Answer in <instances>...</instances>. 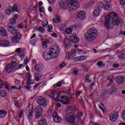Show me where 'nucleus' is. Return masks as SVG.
Instances as JSON below:
<instances>
[{"mask_svg": "<svg viewBox=\"0 0 125 125\" xmlns=\"http://www.w3.org/2000/svg\"><path fill=\"white\" fill-rule=\"evenodd\" d=\"M87 57L85 56H82L79 58L78 60L79 61H83V60H85L86 59Z\"/></svg>", "mask_w": 125, "mask_h": 125, "instance_id": "ea45409f", "label": "nucleus"}, {"mask_svg": "<svg viewBox=\"0 0 125 125\" xmlns=\"http://www.w3.org/2000/svg\"><path fill=\"white\" fill-rule=\"evenodd\" d=\"M16 23V20L15 19H12L10 20V23L8 24H10V25H14Z\"/></svg>", "mask_w": 125, "mask_h": 125, "instance_id": "e433bc0d", "label": "nucleus"}, {"mask_svg": "<svg viewBox=\"0 0 125 125\" xmlns=\"http://www.w3.org/2000/svg\"><path fill=\"white\" fill-rule=\"evenodd\" d=\"M7 114V112H6V111L3 110H0V118L3 119V118H5Z\"/></svg>", "mask_w": 125, "mask_h": 125, "instance_id": "5701e85b", "label": "nucleus"}, {"mask_svg": "<svg viewBox=\"0 0 125 125\" xmlns=\"http://www.w3.org/2000/svg\"><path fill=\"white\" fill-rule=\"evenodd\" d=\"M7 35V33H6V30L4 27H1L0 28V35L2 37H5Z\"/></svg>", "mask_w": 125, "mask_h": 125, "instance_id": "412c9836", "label": "nucleus"}, {"mask_svg": "<svg viewBox=\"0 0 125 125\" xmlns=\"http://www.w3.org/2000/svg\"><path fill=\"white\" fill-rule=\"evenodd\" d=\"M24 88H25V89H26L27 90H30V89H31V86H25Z\"/></svg>", "mask_w": 125, "mask_h": 125, "instance_id": "680f3d73", "label": "nucleus"}, {"mask_svg": "<svg viewBox=\"0 0 125 125\" xmlns=\"http://www.w3.org/2000/svg\"><path fill=\"white\" fill-rule=\"evenodd\" d=\"M14 37L20 41V40H21V37H22V35H21L20 33H16V36Z\"/></svg>", "mask_w": 125, "mask_h": 125, "instance_id": "473e14b6", "label": "nucleus"}, {"mask_svg": "<svg viewBox=\"0 0 125 125\" xmlns=\"http://www.w3.org/2000/svg\"><path fill=\"white\" fill-rule=\"evenodd\" d=\"M23 114H24V110H21L20 114H19V118L20 119H21V118H22Z\"/></svg>", "mask_w": 125, "mask_h": 125, "instance_id": "c03bdc74", "label": "nucleus"}, {"mask_svg": "<svg viewBox=\"0 0 125 125\" xmlns=\"http://www.w3.org/2000/svg\"><path fill=\"white\" fill-rule=\"evenodd\" d=\"M43 66L42 64H36L35 66V70L36 71V72H42L43 70Z\"/></svg>", "mask_w": 125, "mask_h": 125, "instance_id": "aec40b11", "label": "nucleus"}, {"mask_svg": "<svg viewBox=\"0 0 125 125\" xmlns=\"http://www.w3.org/2000/svg\"><path fill=\"white\" fill-rule=\"evenodd\" d=\"M43 57L45 60H50V59H52V58H53L49 53L45 54L43 55Z\"/></svg>", "mask_w": 125, "mask_h": 125, "instance_id": "393cba45", "label": "nucleus"}, {"mask_svg": "<svg viewBox=\"0 0 125 125\" xmlns=\"http://www.w3.org/2000/svg\"><path fill=\"white\" fill-rule=\"evenodd\" d=\"M39 125H47V123H46V120L45 119H43L40 120L38 122Z\"/></svg>", "mask_w": 125, "mask_h": 125, "instance_id": "a878e982", "label": "nucleus"}, {"mask_svg": "<svg viewBox=\"0 0 125 125\" xmlns=\"http://www.w3.org/2000/svg\"><path fill=\"white\" fill-rule=\"evenodd\" d=\"M48 29L47 31L49 33H51V30H52L53 26L51 25H48Z\"/></svg>", "mask_w": 125, "mask_h": 125, "instance_id": "37998d69", "label": "nucleus"}, {"mask_svg": "<svg viewBox=\"0 0 125 125\" xmlns=\"http://www.w3.org/2000/svg\"><path fill=\"white\" fill-rule=\"evenodd\" d=\"M3 87V83L2 82V80H0V89H1Z\"/></svg>", "mask_w": 125, "mask_h": 125, "instance_id": "8fccbe9b", "label": "nucleus"}, {"mask_svg": "<svg viewBox=\"0 0 125 125\" xmlns=\"http://www.w3.org/2000/svg\"><path fill=\"white\" fill-rule=\"evenodd\" d=\"M97 65L98 66H99V67H104V66H105V64H104V63H103V62H102V61L99 62L97 63Z\"/></svg>", "mask_w": 125, "mask_h": 125, "instance_id": "f704fd0d", "label": "nucleus"}, {"mask_svg": "<svg viewBox=\"0 0 125 125\" xmlns=\"http://www.w3.org/2000/svg\"><path fill=\"white\" fill-rule=\"evenodd\" d=\"M113 67L114 68H119V67H120V64H119L118 63H114L113 65Z\"/></svg>", "mask_w": 125, "mask_h": 125, "instance_id": "4d7b16f0", "label": "nucleus"}, {"mask_svg": "<svg viewBox=\"0 0 125 125\" xmlns=\"http://www.w3.org/2000/svg\"><path fill=\"white\" fill-rule=\"evenodd\" d=\"M5 88L8 90V91H11V88H10L8 85H5Z\"/></svg>", "mask_w": 125, "mask_h": 125, "instance_id": "69168bd1", "label": "nucleus"}, {"mask_svg": "<svg viewBox=\"0 0 125 125\" xmlns=\"http://www.w3.org/2000/svg\"><path fill=\"white\" fill-rule=\"evenodd\" d=\"M40 85V83H36L35 85H34V87H33V89H34V90H36V89H37V87H39V86Z\"/></svg>", "mask_w": 125, "mask_h": 125, "instance_id": "864d4df0", "label": "nucleus"}, {"mask_svg": "<svg viewBox=\"0 0 125 125\" xmlns=\"http://www.w3.org/2000/svg\"><path fill=\"white\" fill-rule=\"evenodd\" d=\"M120 3L121 5H125V0H120Z\"/></svg>", "mask_w": 125, "mask_h": 125, "instance_id": "603ef678", "label": "nucleus"}, {"mask_svg": "<svg viewBox=\"0 0 125 125\" xmlns=\"http://www.w3.org/2000/svg\"><path fill=\"white\" fill-rule=\"evenodd\" d=\"M71 43L72 42H71L68 39L66 38L64 40V44L65 45V48H66L67 49L70 48V47L72 46V45L71 44Z\"/></svg>", "mask_w": 125, "mask_h": 125, "instance_id": "6ab92c4d", "label": "nucleus"}, {"mask_svg": "<svg viewBox=\"0 0 125 125\" xmlns=\"http://www.w3.org/2000/svg\"><path fill=\"white\" fill-rule=\"evenodd\" d=\"M60 7L62 8H68L70 11H75L80 7V3L78 0H67L66 4L63 1L60 2Z\"/></svg>", "mask_w": 125, "mask_h": 125, "instance_id": "f03ea898", "label": "nucleus"}, {"mask_svg": "<svg viewBox=\"0 0 125 125\" xmlns=\"http://www.w3.org/2000/svg\"><path fill=\"white\" fill-rule=\"evenodd\" d=\"M103 3L102 2H99L98 3V9H100V8H103Z\"/></svg>", "mask_w": 125, "mask_h": 125, "instance_id": "4c0bfd02", "label": "nucleus"}, {"mask_svg": "<svg viewBox=\"0 0 125 125\" xmlns=\"http://www.w3.org/2000/svg\"><path fill=\"white\" fill-rule=\"evenodd\" d=\"M76 56V52L75 51H73V52H69L68 53V59L69 60H73V61H77L76 59L74 58V56Z\"/></svg>", "mask_w": 125, "mask_h": 125, "instance_id": "f3484780", "label": "nucleus"}, {"mask_svg": "<svg viewBox=\"0 0 125 125\" xmlns=\"http://www.w3.org/2000/svg\"><path fill=\"white\" fill-rule=\"evenodd\" d=\"M109 120L111 122H116L119 118V113L118 112H114L109 115Z\"/></svg>", "mask_w": 125, "mask_h": 125, "instance_id": "9d476101", "label": "nucleus"}, {"mask_svg": "<svg viewBox=\"0 0 125 125\" xmlns=\"http://www.w3.org/2000/svg\"><path fill=\"white\" fill-rule=\"evenodd\" d=\"M77 17L82 20L85 19V13L84 12L81 11L77 13Z\"/></svg>", "mask_w": 125, "mask_h": 125, "instance_id": "4468645a", "label": "nucleus"}, {"mask_svg": "<svg viewBox=\"0 0 125 125\" xmlns=\"http://www.w3.org/2000/svg\"><path fill=\"white\" fill-rule=\"evenodd\" d=\"M118 80L120 83H123L125 82V78L123 77H118Z\"/></svg>", "mask_w": 125, "mask_h": 125, "instance_id": "c756f323", "label": "nucleus"}, {"mask_svg": "<svg viewBox=\"0 0 125 125\" xmlns=\"http://www.w3.org/2000/svg\"><path fill=\"white\" fill-rule=\"evenodd\" d=\"M56 17L58 22H61V17L60 16L57 15Z\"/></svg>", "mask_w": 125, "mask_h": 125, "instance_id": "09e8293b", "label": "nucleus"}, {"mask_svg": "<svg viewBox=\"0 0 125 125\" xmlns=\"http://www.w3.org/2000/svg\"><path fill=\"white\" fill-rule=\"evenodd\" d=\"M65 32H66V34L70 35V34H72V29L67 28L66 29Z\"/></svg>", "mask_w": 125, "mask_h": 125, "instance_id": "79ce46f5", "label": "nucleus"}, {"mask_svg": "<svg viewBox=\"0 0 125 125\" xmlns=\"http://www.w3.org/2000/svg\"><path fill=\"white\" fill-rule=\"evenodd\" d=\"M60 53V48H59V46L57 44L53 45L52 48L49 49L50 55L52 56L53 58H56L57 56L59 55Z\"/></svg>", "mask_w": 125, "mask_h": 125, "instance_id": "39448f33", "label": "nucleus"}, {"mask_svg": "<svg viewBox=\"0 0 125 125\" xmlns=\"http://www.w3.org/2000/svg\"><path fill=\"white\" fill-rule=\"evenodd\" d=\"M14 103L15 105L16 106V107H19V102H18V101H14Z\"/></svg>", "mask_w": 125, "mask_h": 125, "instance_id": "5fc2aeb1", "label": "nucleus"}, {"mask_svg": "<svg viewBox=\"0 0 125 125\" xmlns=\"http://www.w3.org/2000/svg\"><path fill=\"white\" fill-rule=\"evenodd\" d=\"M98 36V30L95 28H92L87 30L84 34V38L86 42H93Z\"/></svg>", "mask_w": 125, "mask_h": 125, "instance_id": "7ed1b4c3", "label": "nucleus"}, {"mask_svg": "<svg viewBox=\"0 0 125 125\" xmlns=\"http://www.w3.org/2000/svg\"><path fill=\"white\" fill-rule=\"evenodd\" d=\"M7 27L8 28V31L11 34H15L17 32V30L15 29L14 27L12 26V25H10V24H8L7 25Z\"/></svg>", "mask_w": 125, "mask_h": 125, "instance_id": "ddd939ff", "label": "nucleus"}, {"mask_svg": "<svg viewBox=\"0 0 125 125\" xmlns=\"http://www.w3.org/2000/svg\"><path fill=\"white\" fill-rule=\"evenodd\" d=\"M53 42V40H52V39L50 38L48 39L47 42H48L49 43H51V42Z\"/></svg>", "mask_w": 125, "mask_h": 125, "instance_id": "e2e57ef3", "label": "nucleus"}, {"mask_svg": "<svg viewBox=\"0 0 125 125\" xmlns=\"http://www.w3.org/2000/svg\"><path fill=\"white\" fill-rule=\"evenodd\" d=\"M48 2L49 3H51L52 4H53L55 2V0H47Z\"/></svg>", "mask_w": 125, "mask_h": 125, "instance_id": "052dcab7", "label": "nucleus"}, {"mask_svg": "<svg viewBox=\"0 0 125 125\" xmlns=\"http://www.w3.org/2000/svg\"><path fill=\"white\" fill-rule=\"evenodd\" d=\"M100 15V9H95L93 12V16L94 17H98Z\"/></svg>", "mask_w": 125, "mask_h": 125, "instance_id": "b1692460", "label": "nucleus"}, {"mask_svg": "<svg viewBox=\"0 0 125 125\" xmlns=\"http://www.w3.org/2000/svg\"><path fill=\"white\" fill-rule=\"evenodd\" d=\"M66 120L67 123L71 124L72 125H78L75 121H76V117L74 115H69L68 117H66Z\"/></svg>", "mask_w": 125, "mask_h": 125, "instance_id": "6e6552de", "label": "nucleus"}, {"mask_svg": "<svg viewBox=\"0 0 125 125\" xmlns=\"http://www.w3.org/2000/svg\"><path fill=\"white\" fill-rule=\"evenodd\" d=\"M66 93L67 95L69 96V97L67 96H61V98H62V99H64L65 101V102L61 101V103L64 104H73V103L75 102V99H74V98H73L72 95L70 94V93L67 92Z\"/></svg>", "mask_w": 125, "mask_h": 125, "instance_id": "20e7f679", "label": "nucleus"}, {"mask_svg": "<svg viewBox=\"0 0 125 125\" xmlns=\"http://www.w3.org/2000/svg\"><path fill=\"white\" fill-rule=\"evenodd\" d=\"M62 81H60L57 84H55L53 85V87H57V86L58 87H60V86H61V85H62Z\"/></svg>", "mask_w": 125, "mask_h": 125, "instance_id": "72a5a7b5", "label": "nucleus"}, {"mask_svg": "<svg viewBox=\"0 0 125 125\" xmlns=\"http://www.w3.org/2000/svg\"><path fill=\"white\" fill-rule=\"evenodd\" d=\"M66 66V63L65 62H62V64L60 65V68L61 69H62L63 67H65Z\"/></svg>", "mask_w": 125, "mask_h": 125, "instance_id": "13d9d810", "label": "nucleus"}, {"mask_svg": "<svg viewBox=\"0 0 125 125\" xmlns=\"http://www.w3.org/2000/svg\"><path fill=\"white\" fill-rule=\"evenodd\" d=\"M20 40H19V39H18L17 38H16L15 37H14L12 39V42H13L14 43H17L20 42Z\"/></svg>", "mask_w": 125, "mask_h": 125, "instance_id": "2f4dec72", "label": "nucleus"}, {"mask_svg": "<svg viewBox=\"0 0 125 125\" xmlns=\"http://www.w3.org/2000/svg\"><path fill=\"white\" fill-rule=\"evenodd\" d=\"M32 76H31V73H28L27 75V80L26 82V85H30V84H33L34 82L32 81Z\"/></svg>", "mask_w": 125, "mask_h": 125, "instance_id": "a211bd4d", "label": "nucleus"}, {"mask_svg": "<svg viewBox=\"0 0 125 125\" xmlns=\"http://www.w3.org/2000/svg\"><path fill=\"white\" fill-rule=\"evenodd\" d=\"M52 116L53 117V121L54 123H60V122L62 121L61 117L57 115V112H55Z\"/></svg>", "mask_w": 125, "mask_h": 125, "instance_id": "f8f14e48", "label": "nucleus"}, {"mask_svg": "<svg viewBox=\"0 0 125 125\" xmlns=\"http://www.w3.org/2000/svg\"><path fill=\"white\" fill-rule=\"evenodd\" d=\"M35 111L36 112L35 119H39L41 117V115L42 114V112H43L42 107L41 106H37L35 108Z\"/></svg>", "mask_w": 125, "mask_h": 125, "instance_id": "1a4fd4ad", "label": "nucleus"}, {"mask_svg": "<svg viewBox=\"0 0 125 125\" xmlns=\"http://www.w3.org/2000/svg\"><path fill=\"white\" fill-rule=\"evenodd\" d=\"M33 113H34V110H28L26 112V116L28 121H31L33 120Z\"/></svg>", "mask_w": 125, "mask_h": 125, "instance_id": "2eb2a0df", "label": "nucleus"}, {"mask_svg": "<svg viewBox=\"0 0 125 125\" xmlns=\"http://www.w3.org/2000/svg\"><path fill=\"white\" fill-rule=\"evenodd\" d=\"M42 44L43 48L44 49H45V48H47V42H42Z\"/></svg>", "mask_w": 125, "mask_h": 125, "instance_id": "58836bf2", "label": "nucleus"}, {"mask_svg": "<svg viewBox=\"0 0 125 125\" xmlns=\"http://www.w3.org/2000/svg\"><path fill=\"white\" fill-rule=\"evenodd\" d=\"M51 95L53 96V99L55 100H58L59 97H60L61 93L59 90L51 91Z\"/></svg>", "mask_w": 125, "mask_h": 125, "instance_id": "9b49d317", "label": "nucleus"}, {"mask_svg": "<svg viewBox=\"0 0 125 125\" xmlns=\"http://www.w3.org/2000/svg\"><path fill=\"white\" fill-rule=\"evenodd\" d=\"M122 119L125 121V110H124L122 112Z\"/></svg>", "mask_w": 125, "mask_h": 125, "instance_id": "3c124183", "label": "nucleus"}, {"mask_svg": "<svg viewBox=\"0 0 125 125\" xmlns=\"http://www.w3.org/2000/svg\"><path fill=\"white\" fill-rule=\"evenodd\" d=\"M42 25L43 28H47L48 27V21H42Z\"/></svg>", "mask_w": 125, "mask_h": 125, "instance_id": "cd10ccee", "label": "nucleus"}, {"mask_svg": "<svg viewBox=\"0 0 125 125\" xmlns=\"http://www.w3.org/2000/svg\"><path fill=\"white\" fill-rule=\"evenodd\" d=\"M9 46V42L4 40L0 41V46Z\"/></svg>", "mask_w": 125, "mask_h": 125, "instance_id": "4be33fe9", "label": "nucleus"}, {"mask_svg": "<svg viewBox=\"0 0 125 125\" xmlns=\"http://www.w3.org/2000/svg\"><path fill=\"white\" fill-rule=\"evenodd\" d=\"M17 66H18V64H17L16 62H11L9 64L5 65L4 71L7 74H10Z\"/></svg>", "mask_w": 125, "mask_h": 125, "instance_id": "423d86ee", "label": "nucleus"}, {"mask_svg": "<svg viewBox=\"0 0 125 125\" xmlns=\"http://www.w3.org/2000/svg\"><path fill=\"white\" fill-rule=\"evenodd\" d=\"M38 32H41V33H44V28L41 26L38 29Z\"/></svg>", "mask_w": 125, "mask_h": 125, "instance_id": "a19ab883", "label": "nucleus"}, {"mask_svg": "<svg viewBox=\"0 0 125 125\" xmlns=\"http://www.w3.org/2000/svg\"><path fill=\"white\" fill-rule=\"evenodd\" d=\"M70 40L74 43H77L80 42V38L78 37L75 36L74 35H71Z\"/></svg>", "mask_w": 125, "mask_h": 125, "instance_id": "dca6fc26", "label": "nucleus"}, {"mask_svg": "<svg viewBox=\"0 0 125 125\" xmlns=\"http://www.w3.org/2000/svg\"><path fill=\"white\" fill-rule=\"evenodd\" d=\"M86 81H88V82L89 83H91V81H89L88 80H89V75H87L86 77Z\"/></svg>", "mask_w": 125, "mask_h": 125, "instance_id": "338daca9", "label": "nucleus"}, {"mask_svg": "<svg viewBox=\"0 0 125 125\" xmlns=\"http://www.w3.org/2000/svg\"><path fill=\"white\" fill-rule=\"evenodd\" d=\"M124 55H125V54H124L123 53H120L118 55V57L119 58V59H121V60L125 59V58L124 57Z\"/></svg>", "mask_w": 125, "mask_h": 125, "instance_id": "c9c22d12", "label": "nucleus"}, {"mask_svg": "<svg viewBox=\"0 0 125 125\" xmlns=\"http://www.w3.org/2000/svg\"><path fill=\"white\" fill-rule=\"evenodd\" d=\"M111 88H112V91H113V92H117V88H116V87L114 85H112L111 86Z\"/></svg>", "mask_w": 125, "mask_h": 125, "instance_id": "49530a36", "label": "nucleus"}, {"mask_svg": "<svg viewBox=\"0 0 125 125\" xmlns=\"http://www.w3.org/2000/svg\"><path fill=\"white\" fill-rule=\"evenodd\" d=\"M13 19H15V20H16V19H18V14L14 15Z\"/></svg>", "mask_w": 125, "mask_h": 125, "instance_id": "774afa93", "label": "nucleus"}, {"mask_svg": "<svg viewBox=\"0 0 125 125\" xmlns=\"http://www.w3.org/2000/svg\"><path fill=\"white\" fill-rule=\"evenodd\" d=\"M35 81H36V82H39L40 81V77L35 76V78H34Z\"/></svg>", "mask_w": 125, "mask_h": 125, "instance_id": "bf43d9fd", "label": "nucleus"}, {"mask_svg": "<svg viewBox=\"0 0 125 125\" xmlns=\"http://www.w3.org/2000/svg\"><path fill=\"white\" fill-rule=\"evenodd\" d=\"M0 96H1V97H5V96L7 95V93H6V92H5V91L2 90L0 91Z\"/></svg>", "mask_w": 125, "mask_h": 125, "instance_id": "c85d7f7f", "label": "nucleus"}, {"mask_svg": "<svg viewBox=\"0 0 125 125\" xmlns=\"http://www.w3.org/2000/svg\"><path fill=\"white\" fill-rule=\"evenodd\" d=\"M104 8L105 9V10H107V11L111 10V9H112V7H111V5L109 4H106L104 5Z\"/></svg>", "mask_w": 125, "mask_h": 125, "instance_id": "7c9ffc66", "label": "nucleus"}, {"mask_svg": "<svg viewBox=\"0 0 125 125\" xmlns=\"http://www.w3.org/2000/svg\"><path fill=\"white\" fill-rule=\"evenodd\" d=\"M11 12L12 11L11 9L6 10L5 11L6 15H10V13H11Z\"/></svg>", "mask_w": 125, "mask_h": 125, "instance_id": "de8ad7c7", "label": "nucleus"}, {"mask_svg": "<svg viewBox=\"0 0 125 125\" xmlns=\"http://www.w3.org/2000/svg\"><path fill=\"white\" fill-rule=\"evenodd\" d=\"M72 74L73 75H74V76H78V74H79V71H78V70L76 69H74Z\"/></svg>", "mask_w": 125, "mask_h": 125, "instance_id": "a18cd8bd", "label": "nucleus"}, {"mask_svg": "<svg viewBox=\"0 0 125 125\" xmlns=\"http://www.w3.org/2000/svg\"><path fill=\"white\" fill-rule=\"evenodd\" d=\"M11 9L12 12H15V11L18 12V10L17 9V5L15 4L13 7L10 8Z\"/></svg>", "mask_w": 125, "mask_h": 125, "instance_id": "bb28decb", "label": "nucleus"}, {"mask_svg": "<svg viewBox=\"0 0 125 125\" xmlns=\"http://www.w3.org/2000/svg\"><path fill=\"white\" fill-rule=\"evenodd\" d=\"M36 101L40 106L45 107V106L47 105V102L46 101V100H45V98H42V97H37L36 98Z\"/></svg>", "mask_w": 125, "mask_h": 125, "instance_id": "0eeeda50", "label": "nucleus"}, {"mask_svg": "<svg viewBox=\"0 0 125 125\" xmlns=\"http://www.w3.org/2000/svg\"><path fill=\"white\" fill-rule=\"evenodd\" d=\"M15 52L17 53H20L21 52V48H19L16 49Z\"/></svg>", "mask_w": 125, "mask_h": 125, "instance_id": "6e6d98bb", "label": "nucleus"}, {"mask_svg": "<svg viewBox=\"0 0 125 125\" xmlns=\"http://www.w3.org/2000/svg\"><path fill=\"white\" fill-rule=\"evenodd\" d=\"M23 63L24 64H27L28 63V58L27 57L23 61Z\"/></svg>", "mask_w": 125, "mask_h": 125, "instance_id": "0e129e2a", "label": "nucleus"}, {"mask_svg": "<svg viewBox=\"0 0 125 125\" xmlns=\"http://www.w3.org/2000/svg\"><path fill=\"white\" fill-rule=\"evenodd\" d=\"M104 18V25L107 30H110L114 28V26H111V24H110V20H111L112 24L114 26H119L120 23H121L119 16L115 12L109 13V15L105 16Z\"/></svg>", "mask_w": 125, "mask_h": 125, "instance_id": "f257e3e1", "label": "nucleus"}]
</instances>
